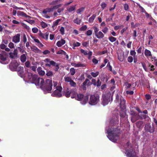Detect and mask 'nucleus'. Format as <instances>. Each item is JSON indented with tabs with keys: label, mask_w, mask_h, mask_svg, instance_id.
<instances>
[{
	"label": "nucleus",
	"mask_w": 157,
	"mask_h": 157,
	"mask_svg": "<svg viewBox=\"0 0 157 157\" xmlns=\"http://www.w3.org/2000/svg\"><path fill=\"white\" fill-rule=\"evenodd\" d=\"M28 78L36 86H40L41 89L44 92L51 93L53 86L52 80L47 79L45 82L43 78H40L37 75H33L31 73H28Z\"/></svg>",
	"instance_id": "1"
},
{
	"label": "nucleus",
	"mask_w": 157,
	"mask_h": 157,
	"mask_svg": "<svg viewBox=\"0 0 157 157\" xmlns=\"http://www.w3.org/2000/svg\"><path fill=\"white\" fill-rule=\"evenodd\" d=\"M110 124L106 130L108 138L111 141L116 142L119 138L120 128H119L118 117H116L110 121Z\"/></svg>",
	"instance_id": "2"
},
{
	"label": "nucleus",
	"mask_w": 157,
	"mask_h": 157,
	"mask_svg": "<svg viewBox=\"0 0 157 157\" xmlns=\"http://www.w3.org/2000/svg\"><path fill=\"white\" fill-rule=\"evenodd\" d=\"M115 101L116 103H120L119 105L121 109H126V100L122 96H119L118 94H117L116 95Z\"/></svg>",
	"instance_id": "3"
},
{
	"label": "nucleus",
	"mask_w": 157,
	"mask_h": 157,
	"mask_svg": "<svg viewBox=\"0 0 157 157\" xmlns=\"http://www.w3.org/2000/svg\"><path fill=\"white\" fill-rule=\"evenodd\" d=\"M44 61L45 62H46L47 63H47L45 64L46 66H48L50 67L51 66H52L55 67V68L54 69V70L55 71H57L59 69V64H57L54 61H51L50 59L46 58L44 60Z\"/></svg>",
	"instance_id": "4"
},
{
	"label": "nucleus",
	"mask_w": 157,
	"mask_h": 157,
	"mask_svg": "<svg viewBox=\"0 0 157 157\" xmlns=\"http://www.w3.org/2000/svg\"><path fill=\"white\" fill-rule=\"evenodd\" d=\"M111 96V100H113L112 95L110 93H108L106 95H104L102 96V104L104 106L107 105L110 102V98Z\"/></svg>",
	"instance_id": "5"
},
{
	"label": "nucleus",
	"mask_w": 157,
	"mask_h": 157,
	"mask_svg": "<svg viewBox=\"0 0 157 157\" xmlns=\"http://www.w3.org/2000/svg\"><path fill=\"white\" fill-rule=\"evenodd\" d=\"M99 101V96L97 95H92L90 96L89 103L91 105H95Z\"/></svg>",
	"instance_id": "6"
},
{
	"label": "nucleus",
	"mask_w": 157,
	"mask_h": 157,
	"mask_svg": "<svg viewBox=\"0 0 157 157\" xmlns=\"http://www.w3.org/2000/svg\"><path fill=\"white\" fill-rule=\"evenodd\" d=\"M8 55L7 53L4 51H2L0 54V62L3 64H7L8 62L6 61Z\"/></svg>",
	"instance_id": "7"
},
{
	"label": "nucleus",
	"mask_w": 157,
	"mask_h": 157,
	"mask_svg": "<svg viewBox=\"0 0 157 157\" xmlns=\"http://www.w3.org/2000/svg\"><path fill=\"white\" fill-rule=\"evenodd\" d=\"M78 100L81 101L83 99V101H82V104L84 105L86 104L88 101L89 98V96L88 95L84 96L82 94H78L76 96V98H75Z\"/></svg>",
	"instance_id": "8"
},
{
	"label": "nucleus",
	"mask_w": 157,
	"mask_h": 157,
	"mask_svg": "<svg viewBox=\"0 0 157 157\" xmlns=\"http://www.w3.org/2000/svg\"><path fill=\"white\" fill-rule=\"evenodd\" d=\"M125 154L128 157H136V153L135 149L131 147L129 149L127 150Z\"/></svg>",
	"instance_id": "9"
},
{
	"label": "nucleus",
	"mask_w": 157,
	"mask_h": 157,
	"mask_svg": "<svg viewBox=\"0 0 157 157\" xmlns=\"http://www.w3.org/2000/svg\"><path fill=\"white\" fill-rule=\"evenodd\" d=\"M56 90L53 92V94H52V96L57 97H60L62 96L61 94L62 88L61 86H57L56 87Z\"/></svg>",
	"instance_id": "10"
},
{
	"label": "nucleus",
	"mask_w": 157,
	"mask_h": 157,
	"mask_svg": "<svg viewBox=\"0 0 157 157\" xmlns=\"http://www.w3.org/2000/svg\"><path fill=\"white\" fill-rule=\"evenodd\" d=\"M19 64L16 61H13L9 64V68L12 71H16Z\"/></svg>",
	"instance_id": "11"
},
{
	"label": "nucleus",
	"mask_w": 157,
	"mask_h": 157,
	"mask_svg": "<svg viewBox=\"0 0 157 157\" xmlns=\"http://www.w3.org/2000/svg\"><path fill=\"white\" fill-rule=\"evenodd\" d=\"M144 128L146 132L150 133H153L155 131V128L153 127H151L149 124H145Z\"/></svg>",
	"instance_id": "12"
},
{
	"label": "nucleus",
	"mask_w": 157,
	"mask_h": 157,
	"mask_svg": "<svg viewBox=\"0 0 157 157\" xmlns=\"http://www.w3.org/2000/svg\"><path fill=\"white\" fill-rule=\"evenodd\" d=\"M10 57L12 59H15L18 57L17 53V49H15L13 52H10L9 53Z\"/></svg>",
	"instance_id": "13"
},
{
	"label": "nucleus",
	"mask_w": 157,
	"mask_h": 157,
	"mask_svg": "<svg viewBox=\"0 0 157 157\" xmlns=\"http://www.w3.org/2000/svg\"><path fill=\"white\" fill-rule=\"evenodd\" d=\"M20 34H17L13 36L12 38V41L15 43H19L20 41Z\"/></svg>",
	"instance_id": "14"
},
{
	"label": "nucleus",
	"mask_w": 157,
	"mask_h": 157,
	"mask_svg": "<svg viewBox=\"0 0 157 157\" xmlns=\"http://www.w3.org/2000/svg\"><path fill=\"white\" fill-rule=\"evenodd\" d=\"M70 95L72 98H76L77 95V90L76 88H72L70 90Z\"/></svg>",
	"instance_id": "15"
},
{
	"label": "nucleus",
	"mask_w": 157,
	"mask_h": 157,
	"mask_svg": "<svg viewBox=\"0 0 157 157\" xmlns=\"http://www.w3.org/2000/svg\"><path fill=\"white\" fill-rule=\"evenodd\" d=\"M19 76L21 77L23 76L24 73V69L23 67L20 66L17 68V71Z\"/></svg>",
	"instance_id": "16"
},
{
	"label": "nucleus",
	"mask_w": 157,
	"mask_h": 157,
	"mask_svg": "<svg viewBox=\"0 0 157 157\" xmlns=\"http://www.w3.org/2000/svg\"><path fill=\"white\" fill-rule=\"evenodd\" d=\"M39 35L43 39L47 40L48 39L49 33L48 32H46L44 34L40 32L39 34Z\"/></svg>",
	"instance_id": "17"
},
{
	"label": "nucleus",
	"mask_w": 157,
	"mask_h": 157,
	"mask_svg": "<svg viewBox=\"0 0 157 157\" xmlns=\"http://www.w3.org/2000/svg\"><path fill=\"white\" fill-rule=\"evenodd\" d=\"M27 56V53L26 52H25V54H23L21 55L20 56V60L22 62L24 63L25 62L26 60V56Z\"/></svg>",
	"instance_id": "18"
},
{
	"label": "nucleus",
	"mask_w": 157,
	"mask_h": 157,
	"mask_svg": "<svg viewBox=\"0 0 157 157\" xmlns=\"http://www.w3.org/2000/svg\"><path fill=\"white\" fill-rule=\"evenodd\" d=\"M66 43V41L63 39H62L61 40L58 41L56 43V45L58 47H60Z\"/></svg>",
	"instance_id": "19"
},
{
	"label": "nucleus",
	"mask_w": 157,
	"mask_h": 157,
	"mask_svg": "<svg viewBox=\"0 0 157 157\" xmlns=\"http://www.w3.org/2000/svg\"><path fill=\"white\" fill-rule=\"evenodd\" d=\"M63 95L66 97L69 98L70 97L71 92L69 88H67L66 91H63Z\"/></svg>",
	"instance_id": "20"
},
{
	"label": "nucleus",
	"mask_w": 157,
	"mask_h": 157,
	"mask_svg": "<svg viewBox=\"0 0 157 157\" xmlns=\"http://www.w3.org/2000/svg\"><path fill=\"white\" fill-rule=\"evenodd\" d=\"M96 36L98 39H102L104 37V35L101 31H99L95 34Z\"/></svg>",
	"instance_id": "21"
},
{
	"label": "nucleus",
	"mask_w": 157,
	"mask_h": 157,
	"mask_svg": "<svg viewBox=\"0 0 157 157\" xmlns=\"http://www.w3.org/2000/svg\"><path fill=\"white\" fill-rule=\"evenodd\" d=\"M53 11V9L52 7L50 8H47L44 9L42 12V13L44 14H46L47 13H50Z\"/></svg>",
	"instance_id": "22"
},
{
	"label": "nucleus",
	"mask_w": 157,
	"mask_h": 157,
	"mask_svg": "<svg viewBox=\"0 0 157 157\" xmlns=\"http://www.w3.org/2000/svg\"><path fill=\"white\" fill-rule=\"evenodd\" d=\"M17 15L25 17H30L27 15L26 13L22 11H18L17 13Z\"/></svg>",
	"instance_id": "23"
},
{
	"label": "nucleus",
	"mask_w": 157,
	"mask_h": 157,
	"mask_svg": "<svg viewBox=\"0 0 157 157\" xmlns=\"http://www.w3.org/2000/svg\"><path fill=\"white\" fill-rule=\"evenodd\" d=\"M31 48L32 50L36 53H40L41 51L39 49L36 47L33 46L31 47Z\"/></svg>",
	"instance_id": "24"
},
{
	"label": "nucleus",
	"mask_w": 157,
	"mask_h": 157,
	"mask_svg": "<svg viewBox=\"0 0 157 157\" xmlns=\"http://www.w3.org/2000/svg\"><path fill=\"white\" fill-rule=\"evenodd\" d=\"M118 59L121 62H122L124 59V53H121L118 55Z\"/></svg>",
	"instance_id": "25"
},
{
	"label": "nucleus",
	"mask_w": 157,
	"mask_h": 157,
	"mask_svg": "<svg viewBox=\"0 0 157 157\" xmlns=\"http://www.w3.org/2000/svg\"><path fill=\"white\" fill-rule=\"evenodd\" d=\"M41 68L40 67H38L37 70L39 74L43 76L45 74V71L41 70Z\"/></svg>",
	"instance_id": "26"
},
{
	"label": "nucleus",
	"mask_w": 157,
	"mask_h": 157,
	"mask_svg": "<svg viewBox=\"0 0 157 157\" xmlns=\"http://www.w3.org/2000/svg\"><path fill=\"white\" fill-rule=\"evenodd\" d=\"M62 0H57L53 1H52L51 2L49 3V5H55L56 4H58L60 3V2H62Z\"/></svg>",
	"instance_id": "27"
},
{
	"label": "nucleus",
	"mask_w": 157,
	"mask_h": 157,
	"mask_svg": "<svg viewBox=\"0 0 157 157\" xmlns=\"http://www.w3.org/2000/svg\"><path fill=\"white\" fill-rule=\"evenodd\" d=\"M126 113L124 109H121L120 112V115L121 117H124L125 116Z\"/></svg>",
	"instance_id": "28"
},
{
	"label": "nucleus",
	"mask_w": 157,
	"mask_h": 157,
	"mask_svg": "<svg viewBox=\"0 0 157 157\" xmlns=\"http://www.w3.org/2000/svg\"><path fill=\"white\" fill-rule=\"evenodd\" d=\"M145 55L147 58L151 56V53L150 51L146 49L145 50Z\"/></svg>",
	"instance_id": "29"
},
{
	"label": "nucleus",
	"mask_w": 157,
	"mask_h": 157,
	"mask_svg": "<svg viewBox=\"0 0 157 157\" xmlns=\"http://www.w3.org/2000/svg\"><path fill=\"white\" fill-rule=\"evenodd\" d=\"M75 6L76 5L73 6L68 7L67 8V11L69 12H72L75 10Z\"/></svg>",
	"instance_id": "30"
},
{
	"label": "nucleus",
	"mask_w": 157,
	"mask_h": 157,
	"mask_svg": "<svg viewBox=\"0 0 157 157\" xmlns=\"http://www.w3.org/2000/svg\"><path fill=\"white\" fill-rule=\"evenodd\" d=\"M96 14H93L89 19V21L90 23H92L93 22V21L95 18L96 17Z\"/></svg>",
	"instance_id": "31"
},
{
	"label": "nucleus",
	"mask_w": 157,
	"mask_h": 157,
	"mask_svg": "<svg viewBox=\"0 0 157 157\" xmlns=\"http://www.w3.org/2000/svg\"><path fill=\"white\" fill-rule=\"evenodd\" d=\"M143 122L142 121H139L136 122V125L137 127L140 128L143 126Z\"/></svg>",
	"instance_id": "32"
},
{
	"label": "nucleus",
	"mask_w": 157,
	"mask_h": 157,
	"mask_svg": "<svg viewBox=\"0 0 157 157\" xmlns=\"http://www.w3.org/2000/svg\"><path fill=\"white\" fill-rule=\"evenodd\" d=\"M91 75L93 77H97L99 74V72L98 71H97L95 72H91L90 73Z\"/></svg>",
	"instance_id": "33"
},
{
	"label": "nucleus",
	"mask_w": 157,
	"mask_h": 157,
	"mask_svg": "<svg viewBox=\"0 0 157 157\" xmlns=\"http://www.w3.org/2000/svg\"><path fill=\"white\" fill-rule=\"evenodd\" d=\"M56 54H61L65 55L66 54V53L62 50H60L57 52Z\"/></svg>",
	"instance_id": "34"
},
{
	"label": "nucleus",
	"mask_w": 157,
	"mask_h": 157,
	"mask_svg": "<svg viewBox=\"0 0 157 157\" xmlns=\"http://www.w3.org/2000/svg\"><path fill=\"white\" fill-rule=\"evenodd\" d=\"M89 82L88 83L87 85H90V82L88 79L86 78L85 81L82 83V85L83 86H86L87 82Z\"/></svg>",
	"instance_id": "35"
},
{
	"label": "nucleus",
	"mask_w": 157,
	"mask_h": 157,
	"mask_svg": "<svg viewBox=\"0 0 157 157\" xmlns=\"http://www.w3.org/2000/svg\"><path fill=\"white\" fill-rule=\"evenodd\" d=\"M109 39L110 41L113 42L117 40V39L116 38L111 36L109 37Z\"/></svg>",
	"instance_id": "36"
},
{
	"label": "nucleus",
	"mask_w": 157,
	"mask_h": 157,
	"mask_svg": "<svg viewBox=\"0 0 157 157\" xmlns=\"http://www.w3.org/2000/svg\"><path fill=\"white\" fill-rule=\"evenodd\" d=\"M53 72L51 71H47L46 75L48 76L51 77L53 75Z\"/></svg>",
	"instance_id": "37"
},
{
	"label": "nucleus",
	"mask_w": 157,
	"mask_h": 157,
	"mask_svg": "<svg viewBox=\"0 0 157 157\" xmlns=\"http://www.w3.org/2000/svg\"><path fill=\"white\" fill-rule=\"evenodd\" d=\"M70 84L71 86L72 87H75L76 86V83L72 80L70 82Z\"/></svg>",
	"instance_id": "38"
},
{
	"label": "nucleus",
	"mask_w": 157,
	"mask_h": 157,
	"mask_svg": "<svg viewBox=\"0 0 157 157\" xmlns=\"http://www.w3.org/2000/svg\"><path fill=\"white\" fill-rule=\"evenodd\" d=\"M139 117L141 119H145L148 117L147 115L141 114L139 115Z\"/></svg>",
	"instance_id": "39"
},
{
	"label": "nucleus",
	"mask_w": 157,
	"mask_h": 157,
	"mask_svg": "<svg viewBox=\"0 0 157 157\" xmlns=\"http://www.w3.org/2000/svg\"><path fill=\"white\" fill-rule=\"evenodd\" d=\"M40 25L42 26V27L44 28H46L48 26V25L47 23L44 21H42L40 23Z\"/></svg>",
	"instance_id": "40"
},
{
	"label": "nucleus",
	"mask_w": 157,
	"mask_h": 157,
	"mask_svg": "<svg viewBox=\"0 0 157 157\" xmlns=\"http://www.w3.org/2000/svg\"><path fill=\"white\" fill-rule=\"evenodd\" d=\"M73 21L75 23L78 25H79L81 23V20L78 19V18H77L74 19Z\"/></svg>",
	"instance_id": "41"
},
{
	"label": "nucleus",
	"mask_w": 157,
	"mask_h": 157,
	"mask_svg": "<svg viewBox=\"0 0 157 157\" xmlns=\"http://www.w3.org/2000/svg\"><path fill=\"white\" fill-rule=\"evenodd\" d=\"M137 5L139 6V8L140 9V11L141 12L145 13L146 12V11L145 9L142 7L140 4H137Z\"/></svg>",
	"instance_id": "42"
},
{
	"label": "nucleus",
	"mask_w": 157,
	"mask_h": 157,
	"mask_svg": "<svg viewBox=\"0 0 157 157\" xmlns=\"http://www.w3.org/2000/svg\"><path fill=\"white\" fill-rule=\"evenodd\" d=\"M92 28L94 31L95 34H96V33H97L98 32H99L98 31L99 30V29L96 26H94L93 27H92Z\"/></svg>",
	"instance_id": "43"
},
{
	"label": "nucleus",
	"mask_w": 157,
	"mask_h": 157,
	"mask_svg": "<svg viewBox=\"0 0 157 157\" xmlns=\"http://www.w3.org/2000/svg\"><path fill=\"white\" fill-rule=\"evenodd\" d=\"M70 72L71 75H73L75 73V70L74 68H71L70 69Z\"/></svg>",
	"instance_id": "44"
},
{
	"label": "nucleus",
	"mask_w": 157,
	"mask_h": 157,
	"mask_svg": "<svg viewBox=\"0 0 157 157\" xmlns=\"http://www.w3.org/2000/svg\"><path fill=\"white\" fill-rule=\"evenodd\" d=\"M85 8L84 7L78 9L76 11V12L77 13H80L82 12H83Z\"/></svg>",
	"instance_id": "45"
},
{
	"label": "nucleus",
	"mask_w": 157,
	"mask_h": 157,
	"mask_svg": "<svg viewBox=\"0 0 157 157\" xmlns=\"http://www.w3.org/2000/svg\"><path fill=\"white\" fill-rule=\"evenodd\" d=\"M30 62L29 61H27L25 63V66H24L25 68V67H30Z\"/></svg>",
	"instance_id": "46"
},
{
	"label": "nucleus",
	"mask_w": 157,
	"mask_h": 157,
	"mask_svg": "<svg viewBox=\"0 0 157 157\" xmlns=\"http://www.w3.org/2000/svg\"><path fill=\"white\" fill-rule=\"evenodd\" d=\"M62 6L61 4H59L57 5L52 6L53 10L54 9H58L59 7H60Z\"/></svg>",
	"instance_id": "47"
},
{
	"label": "nucleus",
	"mask_w": 157,
	"mask_h": 157,
	"mask_svg": "<svg viewBox=\"0 0 157 157\" xmlns=\"http://www.w3.org/2000/svg\"><path fill=\"white\" fill-rule=\"evenodd\" d=\"M87 29V26L86 25H84L82 26L80 28V30L81 31H84L86 30Z\"/></svg>",
	"instance_id": "48"
},
{
	"label": "nucleus",
	"mask_w": 157,
	"mask_h": 157,
	"mask_svg": "<svg viewBox=\"0 0 157 157\" xmlns=\"http://www.w3.org/2000/svg\"><path fill=\"white\" fill-rule=\"evenodd\" d=\"M17 49L20 52H21V53H23L24 52L25 53V52H26L25 51V50H24V49H23V47H18Z\"/></svg>",
	"instance_id": "49"
},
{
	"label": "nucleus",
	"mask_w": 157,
	"mask_h": 157,
	"mask_svg": "<svg viewBox=\"0 0 157 157\" xmlns=\"http://www.w3.org/2000/svg\"><path fill=\"white\" fill-rule=\"evenodd\" d=\"M64 78L65 81L68 82H70L72 80L70 77H65Z\"/></svg>",
	"instance_id": "50"
},
{
	"label": "nucleus",
	"mask_w": 157,
	"mask_h": 157,
	"mask_svg": "<svg viewBox=\"0 0 157 157\" xmlns=\"http://www.w3.org/2000/svg\"><path fill=\"white\" fill-rule=\"evenodd\" d=\"M92 31L91 30H89L86 31V34L87 36H90L92 35Z\"/></svg>",
	"instance_id": "51"
},
{
	"label": "nucleus",
	"mask_w": 157,
	"mask_h": 157,
	"mask_svg": "<svg viewBox=\"0 0 157 157\" xmlns=\"http://www.w3.org/2000/svg\"><path fill=\"white\" fill-rule=\"evenodd\" d=\"M27 40V38L25 34H24L23 38L21 40V42L23 41L24 43L26 42Z\"/></svg>",
	"instance_id": "52"
},
{
	"label": "nucleus",
	"mask_w": 157,
	"mask_h": 157,
	"mask_svg": "<svg viewBox=\"0 0 157 157\" xmlns=\"http://www.w3.org/2000/svg\"><path fill=\"white\" fill-rule=\"evenodd\" d=\"M64 28L63 27H61L59 29V31L60 32L61 34L63 35L64 34Z\"/></svg>",
	"instance_id": "53"
},
{
	"label": "nucleus",
	"mask_w": 157,
	"mask_h": 157,
	"mask_svg": "<svg viewBox=\"0 0 157 157\" xmlns=\"http://www.w3.org/2000/svg\"><path fill=\"white\" fill-rule=\"evenodd\" d=\"M141 63L144 70L146 71H147V69L146 67L145 63L144 62H141Z\"/></svg>",
	"instance_id": "54"
},
{
	"label": "nucleus",
	"mask_w": 157,
	"mask_h": 157,
	"mask_svg": "<svg viewBox=\"0 0 157 157\" xmlns=\"http://www.w3.org/2000/svg\"><path fill=\"white\" fill-rule=\"evenodd\" d=\"M82 44L84 47H87L89 45V41L83 42Z\"/></svg>",
	"instance_id": "55"
},
{
	"label": "nucleus",
	"mask_w": 157,
	"mask_h": 157,
	"mask_svg": "<svg viewBox=\"0 0 157 157\" xmlns=\"http://www.w3.org/2000/svg\"><path fill=\"white\" fill-rule=\"evenodd\" d=\"M146 98L147 100H149L151 98V96L149 94H146L145 95Z\"/></svg>",
	"instance_id": "56"
},
{
	"label": "nucleus",
	"mask_w": 157,
	"mask_h": 157,
	"mask_svg": "<svg viewBox=\"0 0 157 157\" xmlns=\"http://www.w3.org/2000/svg\"><path fill=\"white\" fill-rule=\"evenodd\" d=\"M133 60V58L131 56H129L128 57V61L129 63H132Z\"/></svg>",
	"instance_id": "57"
},
{
	"label": "nucleus",
	"mask_w": 157,
	"mask_h": 157,
	"mask_svg": "<svg viewBox=\"0 0 157 157\" xmlns=\"http://www.w3.org/2000/svg\"><path fill=\"white\" fill-rule=\"evenodd\" d=\"M108 28L107 27H105L104 29H103L102 31L104 33H106L108 32Z\"/></svg>",
	"instance_id": "58"
},
{
	"label": "nucleus",
	"mask_w": 157,
	"mask_h": 157,
	"mask_svg": "<svg viewBox=\"0 0 157 157\" xmlns=\"http://www.w3.org/2000/svg\"><path fill=\"white\" fill-rule=\"evenodd\" d=\"M124 10H128L129 9V6L127 4H125L124 5Z\"/></svg>",
	"instance_id": "59"
},
{
	"label": "nucleus",
	"mask_w": 157,
	"mask_h": 157,
	"mask_svg": "<svg viewBox=\"0 0 157 157\" xmlns=\"http://www.w3.org/2000/svg\"><path fill=\"white\" fill-rule=\"evenodd\" d=\"M97 85L96 86H97V87H99L101 86V82L100 81V80L98 79L96 82Z\"/></svg>",
	"instance_id": "60"
},
{
	"label": "nucleus",
	"mask_w": 157,
	"mask_h": 157,
	"mask_svg": "<svg viewBox=\"0 0 157 157\" xmlns=\"http://www.w3.org/2000/svg\"><path fill=\"white\" fill-rule=\"evenodd\" d=\"M61 19H58L56 21L53 22V24H54V25L56 26L58 24V23L59 21H61Z\"/></svg>",
	"instance_id": "61"
},
{
	"label": "nucleus",
	"mask_w": 157,
	"mask_h": 157,
	"mask_svg": "<svg viewBox=\"0 0 157 157\" xmlns=\"http://www.w3.org/2000/svg\"><path fill=\"white\" fill-rule=\"evenodd\" d=\"M8 46L10 48H13L14 47V44L13 43L11 42L9 44Z\"/></svg>",
	"instance_id": "62"
},
{
	"label": "nucleus",
	"mask_w": 157,
	"mask_h": 157,
	"mask_svg": "<svg viewBox=\"0 0 157 157\" xmlns=\"http://www.w3.org/2000/svg\"><path fill=\"white\" fill-rule=\"evenodd\" d=\"M32 31L33 33H36L38 32V30L36 28H33L32 29Z\"/></svg>",
	"instance_id": "63"
},
{
	"label": "nucleus",
	"mask_w": 157,
	"mask_h": 157,
	"mask_svg": "<svg viewBox=\"0 0 157 157\" xmlns=\"http://www.w3.org/2000/svg\"><path fill=\"white\" fill-rule=\"evenodd\" d=\"M91 84L94 85V86H96V81L95 79L93 78L91 80Z\"/></svg>",
	"instance_id": "64"
}]
</instances>
